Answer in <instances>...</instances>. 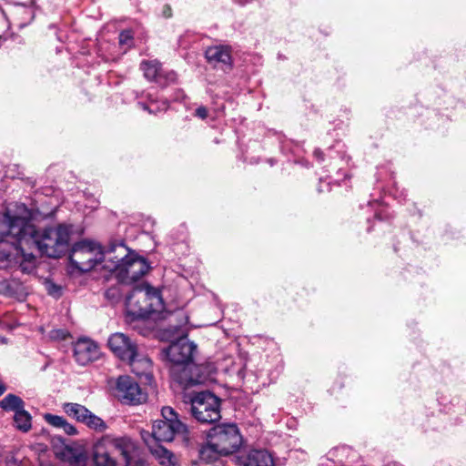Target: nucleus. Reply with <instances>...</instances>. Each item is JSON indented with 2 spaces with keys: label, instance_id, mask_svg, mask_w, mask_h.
<instances>
[{
  "label": "nucleus",
  "instance_id": "obj_28",
  "mask_svg": "<svg viewBox=\"0 0 466 466\" xmlns=\"http://www.w3.org/2000/svg\"><path fill=\"white\" fill-rule=\"evenodd\" d=\"M119 44L121 46H130L132 44V35L130 31H123L119 35Z\"/></svg>",
  "mask_w": 466,
  "mask_h": 466
},
{
  "label": "nucleus",
  "instance_id": "obj_25",
  "mask_svg": "<svg viewBox=\"0 0 466 466\" xmlns=\"http://www.w3.org/2000/svg\"><path fill=\"white\" fill-rule=\"evenodd\" d=\"M84 423L91 429L97 431H104L106 429V425L102 419L93 414L90 410Z\"/></svg>",
  "mask_w": 466,
  "mask_h": 466
},
{
  "label": "nucleus",
  "instance_id": "obj_36",
  "mask_svg": "<svg viewBox=\"0 0 466 466\" xmlns=\"http://www.w3.org/2000/svg\"><path fill=\"white\" fill-rule=\"evenodd\" d=\"M314 155L318 157V158H321V155L322 153L319 150V149H316L314 151Z\"/></svg>",
  "mask_w": 466,
  "mask_h": 466
},
{
  "label": "nucleus",
  "instance_id": "obj_15",
  "mask_svg": "<svg viewBox=\"0 0 466 466\" xmlns=\"http://www.w3.org/2000/svg\"><path fill=\"white\" fill-rule=\"evenodd\" d=\"M171 375L176 381L185 388L200 384L203 381V378L199 374V367L192 363L173 366Z\"/></svg>",
  "mask_w": 466,
  "mask_h": 466
},
{
  "label": "nucleus",
  "instance_id": "obj_33",
  "mask_svg": "<svg viewBox=\"0 0 466 466\" xmlns=\"http://www.w3.org/2000/svg\"><path fill=\"white\" fill-rule=\"evenodd\" d=\"M196 116L201 119H205L208 116V110L205 106H199L196 109Z\"/></svg>",
  "mask_w": 466,
  "mask_h": 466
},
{
  "label": "nucleus",
  "instance_id": "obj_9",
  "mask_svg": "<svg viewBox=\"0 0 466 466\" xmlns=\"http://www.w3.org/2000/svg\"><path fill=\"white\" fill-rule=\"evenodd\" d=\"M30 239V248L27 250L40 251L49 258H59L65 254L69 247V235H21Z\"/></svg>",
  "mask_w": 466,
  "mask_h": 466
},
{
  "label": "nucleus",
  "instance_id": "obj_10",
  "mask_svg": "<svg viewBox=\"0 0 466 466\" xmlns=\"http://www.w3.org/2000/svg\"><path fill=\"white\" fill-rule=\"evenodd\" d=\"M13 208H6L4 214H0V225L4 224L8 229L18 228V233H37L31 226L35 219V213L25 204L16 203Z\"/></svg>",
  "mask_w": 466,
  "mask_h": 466
},
{
  "label": "nucleus",
  "instance_id": "obj_34",
  "mask_svg": "<svg viewBox=\"0 0 466 466\" xmlns=\"http://www.w3.org/2000/svg\"><path fill=\"white\" fill-rule=\"evenodd\" d=\"M176 316L183 318V322L181 324H186L187 322V317L185 315V313L183 311H177L176 313Z\"/></svg>",
  "mask_w": 466,
  "mask_h": 466
},
{
  "label": "nucleus",
  "instance_id": "obj_6",
  "mask_svg": "<svg viewBox=\"0 0 466 466\" xmlns=\"http://www.w3.org/2000/svg\"><path fill=\"white\" fill-rule=\"evenodd\" d=\"M107 248H102L98 243L83 240L74 245L70 255L68 270L71 274L88 272L98 263L107 262Z\"/></svg>",
  "mask_w": 466,
  "mask_h": 466
},
{
  "label": "nucleus",
  "instance_id": "obj_5",
  "mask_svg": "<svg viewBox=\"0 0 466 466\" xmlns=\"http://www.w3.org/2000/svg\"><path fill=\"white\" fill-rule=\"evenodd\" d=\"M127 313L131 320L146 319L151 314L161 312L163 299L159 291L150 286L135 288L126 300Z\"/></svg>",
  "mask_w": 466,
  "mask_h": 466
},
{
  "label": "nucleus",
  "instance_id": "obj_17",
  "mask_svg": "<svg viewBox=\"0 0 466 466\" xmlns=\"http://www.w3.org/2000/svg\"><path fill=\"white\" fill-rule=\"evenodd\" d=\"M28 292V289L15 279L0 280V294L22 301L25 299Z\"/></svg>",
  "mask_w": 466,
  "mask_h": 466
},
{
  "label": "nucleus",
  "instance_id": "obj_18",
  "mask_svg": "<svg viewBox=\"0 0 466 466\" xmlns=\"http://www.w3.org/2000/svg\"><path fill=\"white\" fill-rule=\"evenodd\" d=\"M145 443L148 446L151 453L159 461L162 465L166 466H177V458L175 455L158 443H151L150 440H147L143 435Z\"/></svg>",
  "mask_w": 466,
  "mask_h": 466
},
{
  "label": "nucleus",
  "instance_id": "obj_4",
  "mask_svg": "<svg viewBox=\"0 0 466 466\" xmlns=\"http://www.w3.org/2000/svg\"><path fill=\"white\" fill-rule=\"evenodd\" d=\"M32 240L21 235H0V268L17 266L25 274H32L37 267V258L30 248Z\"/></svg>",
  "mask_w": 466,
  "mask_h": 466
},
{
  "label": "nucleus",
  "instance_id": "obj_27",
  "mask_svg": "<svg viewBox=\"0 0 466 466\" xmlns=\"http://www.w3.org/2000/svg\"><path fill=\"white\" fill-rule=\"evenodd\" d=\"M46 289L49 295L55 298H58L61 296V287L55 284L54 282H46Z\"/></svg>",
  "mask_w": 466,
  "mask_h": 466
},
{
  "label": "nucleus",
  "instance_id": "obj_31",
  "mask_svg": "<svg viewBox=\"0 0 466 466\" xmlns=\"http://www.w3.org/2000/svg\"><path fill=\"white\" fill-rule=\"evenodd\" d=\"M375 205L378 207V209H376V211H375V218L379 221H381L382 219L387 218V215L384 214L385 213V208L382 207L381 205L378 204V203H376Z\"/></svg>",
  "mask_w": 466,
  "mask_h": 466
},
{
  "label": "nucleus",
  "instance_id": "obj_21",
  "mask_svg": "<svg viewBox=\"0 0 466 466\" xmlns=\"http://www.w3.org/2000/svg\"><path fill=\"white\" fill-rule=\"evenodd\" d=\"M63 409L69 417H72L82 423H84L89 411L85 406L78 403H66L64 404Z\"/></svg>",
  "mask_w": 466,
  "mask_h": 466
},
{
  "label": "nucleus",
  "instance_id": "obj_23",
  "mask_svg": "<svg viewBox=\"0 0 466 466\" xmlns=\"http://www.w3.org/2000/svg\"><path fill=\"white\" fill-rule=\"evenodd\" d=\"M0 406L5 410H12L16 413V410H22L24 409L25 402L20 397L15 394H8L0 401Z\"/></svg>",
  "mask_w": 466,
  "mask_h": 466
},
{
  "label": "nucleus",
  "instance_id": "obj_29",
  "mask_svg": "<svg viewBox=\"0 0 466 466\" xmlns=\"http://www.w3.org/2000/svg\"><path fill=\"white\" fill-rule=\"evenodd\" d=\"M75 229L73 228V225L71 224H59L56 229V233H73Z\"/></svg>",
  "mask_w": 466,
  "mask_h": 466
},
{
  "label": "nucleus",
  "instance_id": "obj_7",
  "mask_svg": "<svg viewBox=\"0 0 466 466\" xmlns=\"http://www.w3.org/2000/svg\"><path fill=\"white\" fill-rule=\"evenodd\" d=\"M163 420L154 421L152 432L142 431L141 436L145 435L151 443L161 441H172L176 435H185L187 432V426L178 419L175 410L170 407H163L161 410Z\"/></svg>",
  "mask_w": 466,
  "mask_h": 466
},
{
  "label": "nucleus",
  "instance_id": "obj_2",
  "mask_svg": "<svg viewBox=\"0 0 466 466\" xmlns=\"http://www.w3.org/2000/svg\"><path fill=\"white\" fill-rule=\"evenodd\" d=\"M137 444L127 435H105L93 447V461L96 466H130Z\"/></svg>",
  "mask_w": 466,
  "mask_h": 466
},
{
  "label": "nucleus",
  "instance_id": "obj_1",
  "mask_svg": "<svg viewBox=\"0 0 466 466\" xmlns=\"http://www.w3.org/2000/svg\"><path fill=\"white\" fill-rule=\"evenodd\" d=\"M106 258L109 264L104 267L115 272L122 283H133L149 270L147 260L123 243H111L107 247Z\"/></svg>",
  "mask_w": 466,
  "mask_h": 466
},
{
  "label": "nucleus",
  "instance_id": "obj_11",
  "mask_svg": "<svg viewBox=\"0 0 466 466\" xmlns=\"http://www.w3.org/2000/svg\"><path fill=\"white\" fill-rule=\"evenodd\" d=\"M196 350L197 345L183 337L169 345L166 350V355L173 366H180L191 363Z\"/></svg>",
  "mask_w": 466,
  "mask_h": 466
},
{
  "label": "nucleus",
  "instance_id": "obj_13",
  "mask_svg": "<svg viewBox=\"0 0 466 466\" xmlns=\"http://www.w3.org/2000/svg\"><path fill=\"white\" fill-rule=\"evenodd\" d=\"M111 351L121 360H132L137 353V344L126 334L116 332L112 334L107 341Z\"/></svg>",
  "mask_w": 466,
  "mask_h": 466
},
{
  "label": "nucleus",
  "instance_id": "obj_32",
  "mask_svg": "<svg viewBox=\"0 0 466 466\" xmlns=\"http://www.w3.org/2000/svg\"><path fill=\"white\" fill-rule=\"evenodd\" d=\"M61 429L64 431L65 433L68 435H75L76 433V428L72 424L68 423L66 420L65 421Z\"/></svg>",
  "mask_w": 466,
  "mask_h": 466
},
{
  "label": "nucleus",
  "instance_id": "obj_37",
  "mask_svg": "<svg viewBox=\"0 0 466 466\" xmlns=\"http://www.w3.org/2000/svg\"><path fill=\"white\" fill-rule=\"evenodd\" d=\"M238 2L240 4V5H245L246 3L248 2V0H238Z\"/></svg>",
  "mask_w": 466,
  "mask_h": 466
},
{
  "label": "nucleus",
  "instance_id": "obj_16",
  "mask_svg": "<svg viewBox=\"0 0 466 466\" xmlns=\"http://www.w3.org/2000/svg\"><path fill=\"white\" fill-rule=\"evenodd\" d=\"M205 56L208 63L216 69L227 71L232 67L231 50L228 46H210L206 50Z\"/></svg>",
  "mask_w": 466,
  "mask_h": 466
},
{
  "label": "nucleus",
  "instance_id": "obj_19",
  "mask_svg": "<svg viewBox=\"0 0 466 466\" xmlns=\"http://www.w3.org/2000/svg\"><path fill=\"white\" fill-rule=\"evenodd\" d=\"M127 362L131 367L132 371L137 376L151 378L152 362L148 358L140 354L138 350L132 358V360H127Z\"/></svg>",
  "mask_w": 466,
  "mask_h": 466
},
{
  "label": "nucleus",
  "instance_id": "obj_22",
  "mask_svg": "<svg viewBox=\"0 0 466 466\" xmlns=\"http://www.w3.org/2000/svg\"><path fill=\"white\" fill-rule=\"evenodd\" d=\"M140 68L143 71L145 77L150 81H157L161 75L160 64L156 60L143 61L140 65Z\"/></svg>",
  "mask_w": 466,
  "mask_h": 466
},
{
  "label": "nucleus",
  "instance_id": "obj_35",
  "mask_svg": "<svg viewBox=\"0 0 466 466\" xmlns=\"http://www.w3.org/2000/svg\"><path fill=\"white\" fill-rule=\"evenodd\" d=\"M6 390L5 385L0 381V396Z\"/></svg>",
  "mask_w": 466,
  "mask_h": 466
},
{
  "label": "nucleus",
  "instance_id": "obj_20",
  "mask_svg": "<svg viewBox=\"0 0 466 466\" xmlns=\"http://www.w3.org/2000/svg\"><path fill=\"white\" fill-rule=\"evenodd\" d=\"M243 466H274V462L267 451L252 450L244 458Z\"/></svg>",
  "mask_w": 466,
  "mask_h": 466
},
{
  "label": "nucleus",
  "instance_id": "obj_14",
  "mask_svg": "<svg viewBox=\"0 0 466 466\" xmlns=\"http://www.w3.org/2000/svg\"><path fill=\"white\" fill-rule=\"evenodd\" d=\"M74 357L79 365L85 366L98 360L100 350L95 341L82 338L74 344Z\"/></svg>",
  "mask_w": 466,
  "mask_h": 466
},
{
  "label": "nucleus",
  "instance_id": "obj_24",
  "mask_svg": "<svg viewBox=\"0 0 466 466\" xmlns=\"http://www.w3.org/2000/svg\"><path fill=\"white\" fill-rule=\"evenodd\" d=\"M14 421L15 427L26 432L31 429V416L30 414L23 409L22 410H16L14 416Z\"/></svg>",
  "mask_w": 466,
  "mask_h": 466
},
{
  "label": "nucleus",
  "instance_id": "obj_3",
  "mask_svg": "<svg viewBox=\"0 0 466 466\" xmlns=\"http://www.w3.org/2000/svg\"><path fill=\"white\" fill-rule=\"evenodd\" d=\"M243 439L235 423H221L211 428L207 435V443L199 450V458L212 462L221 456L237 452Z\"/></svg>",
  "mask_w": 466,
  "mask_h": 466
},
{
  "label": "nucleus",
  "instance_id": "obj_8",
  "mask_svg": "<svg viewBox=\"0 0 466 466\" xmlns=\"http://www.w3.org/2000/svg\"><path fill=\"white\" fill-rule=\"evenodd\" d=\"M192 416L199 422L212 423L220 419V400L209 391L197 393L190 400Z\"/></svg>",
  "mask_w": 466,
  "mask_h": 466
},
{
  "label": "nucleus",
  "instance_id": "obj_26",
  "mask_svg": "<svg viewBox=\"0 0 466 466\" xmlns=\"http://www.w3.org/2000/svg\"><path fill=\"white\" fill-rule=\"evenodd\" d=\"M45 418L49 424L59 429L63 427L66 421L63 417L57 415L46 414Z\"/></svg>",
  "mask_w": 466,
  "mask_h": 466
},
{
  "label": "nucleus",
  "instance_id": "obj_38",
  "mask_svg": "<svg viewBox=\"0 0 466 466\" xmlns=\"http://www.w3.org/2000/svg\"><path fill=\"white\" fill-rule=\"evenodd\" d=\"M143 107H144V109H148V110H149V112H151V111H152L151 109H149V107H148V106H145V105L143 106Z\"/></svg>",
  "mask_w": 466,
  "mask_h": 466
},
{
  "label": "nucleus",
  "instance_id": "obj_30",
  "mask_svg": "<svg viewBox=\"0 0 466 466\" xmlns=\"http://www.w3.org/2000/svg\"><path fill=\"white\" fill-rule=\"evenodd\" d=\"M68 333L62 329L53 330L50 334V337L55 339H65L67 337Z\"/></svg>",
  "mask_w": 466,
  "mask_h": 466
},
{
  "label": "nucleus",
  "instance_id": "obj_12",
  "mask_svg": "<svg viewBox=\"0 0 466 466\" xmlns=\"http://www.w3.org/2000/svg\"><path fill=\"white\" fill-rule=\"evenodd\" d=\"M116 395L126 403L137 404L146 400L139 385L128 376H120L116 384Z\"/></svg>",
  "mask_w": 466,
  "mask_h": 466
}]
</instances>
